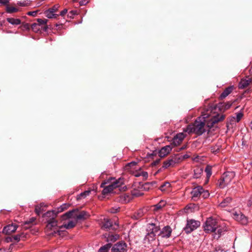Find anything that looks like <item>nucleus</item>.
<instances>
[{"instance_id": "f257e3e1", "label": "nucleus", "mask_w": 252, "mask_h": 252, "mask_svg": "<svg viewBox=\"0 0 252 252\" xmlns=\"http://www.w3.org/2000/svg\"><path fill=\"white\" fill-rule=\"evenodd\" d=\"M220 121L219 114L213 113L212 111L207 110L202 113L201 116L198 117L193 124L189 125L184 130L189 133H194L201 135L210 129L215 126V125Z\"/></svg>"}, {"instance_id": "f03ea898", "label": "nucleus", "mask_w": 252, "mask_h": 252, "mask_svg": "<svg viewBox=\"0 0 252 252\" xmlns=\"http://www.w3.org/2000/svg\"><path fill=\"white\" fill-rule=\"evenodd\" d=\"M124 184V180L121 178L118 179L115 178H109L107 181L102 183L100 187L103 189L102 193L104 195L111 192L114 189L121 187Z\"/></svg>"}, {"instance_id": "7ed1b4c3", "label": "nucleus", "mask_w": 252, "mask_h": 252, "mask_svg": "<svg viewBox=\"0 0 252 252\" xmlns=\"http://www.w3.org/2000/svg\"><path fill=\"white\" fill-rule=\"evenodd\" d=\"M218 226L216 220L212 217L209 218L206 220L204 225V230L209 233L214 232Z\"/></svg>"}, {"instance_id": "20e7f679", "label": "nucleus", "mask_w": 252, "mask_h": 252, "mask_svg": "<svg viewBox=\"0 0 252 252\" xmlns=\"http://www.w3.org/2000/svg\"><path fill=\"white\" fill-rule=\"evenodd\" d=\"M64 216H66L68 218H72L78 220L86 219L88 215L85 211H82L77 214L75 210H73L66 213L64 214Z\"/></svg>"}, {"instance_id": "39448f33", "label": "nucleus", "mask_w": 252, "mask_h": 252, "mask_svg": "<svg viewBox=\"0 0 252 252\" xmlns=\"http://www.w3.org/2000/svg\"><path fill=\"white\" fill-rule=\"evenodd\" d=\"M56 213L55 211H48L45 214V217H51L52 218L47 220V228L49 229H52L58 226V222L55 219L56 216Z\"/></svg>"}, {"instance_id": "423d86ee", "label": "nucleus", "mask_w": 252, "mask_h": 252, "mask_svg": "<svg viewBox=\"0 0 252 252\" xmlns=\"http://www.w3.org/2000/svg\"><path fill=\"white\" fill-rule=\"evenodd\" d=\"M200 225V221L194 220H187V224L185 227V231L189 233L198 228Z\"/></svg>"}, {"instance_id": "0eeeda50", "label": "nucleus", "mask_w": 252, "mask_h": 252, "mask_svg": "<svg viewBox=\"0 0 252 252\" xmlns=\"http://www.w3.org/2000/svg\"><path fill=\"white\" fill-rule=\"evenodd\" d=\"M233 218L234 220L242 225H247L248 223V219L241 212H235L233 213Z\"/></svg>"}, {"instance_id": "6e6552de", "label": "nucleus", "mask_w": 252, "mask_h": 252, "mask_svg": "<svg viewBox=\"0 0 252 252\" xmlns=\"http://www.w3.org/2000/svg\"><path fill=\"white\" fill-rule=\"evenodd\" d=\"M127 244L123 242H119L115 244L112 247V252H125L126 251Z\"/></svg>"}, {"instance_id": "1a4fd4ad", "label": "nucleus", "mask_w": 252, "mask_h": 252, "mask_svg": "<svg viewBox=\"0 0 252 252\" xmlns=\"http://www.w3.org/2000/svg\"><path fill=\"white\" fill-rule=\"evenodd\" d=\"M234 173L233 172L227 171L223 174V177L221 176V186L223 182L227 185L230 183L231 179L234 176Z\"/></svg>"}, {"instance_id": "9d476101", "label": "nucleus", "mask_w": 252, "mask_h": 252, "mask_svg": "<svg viewBox=\"0 0 252 252\" xmlns=\"http://www.w3.org/2000/svg\"><path fill=\"white\" fill-rule=\"evenodd\" d=\"M203 191V188L201 186H198L194 188L191 192L192 199L196 200L201 195V192Z\"/></svg>"}, {"instance_id": "9b49d317", "label": "nucleus", "mask_w": 252, "mask_h": 252, "mask_svg": "<svg viewBox=\"0 0 252 252\" xmlns=\"http://www.w3.org/2000/svg\"><path fill=\"white\" fill-rule=\"evenodd\" d=\"M148 230L150 231V235H152L153 237H155L157 234H158L159 232V227L157 226L155 223H149L148 225Z\"/></svg>"}, {"instance_id": "f8f14e48", "label": "nucleus", "mask_w": 252, "mask_h": 252, "mask_svg": "<svg viewBox=\"0 0 252 252\" xmlns=\"http://www.w3.org/2000/svg\"><path fill=\"white\" fill-rule=\"evenodd\" d=\"M252 83V79L249 77H246L241 80L239 83V88L241 89L246 88Z\"/></svg>"}, {"instance_id": "ddd939ff", "label": "nucleus", "mask_w": 252, "mask_h": 252, "mask_svg": "<svg viewBox=\"0 0 252 252\" xmlns=\"http://www.w3.org/2000/svg\"><path fill=\"white\" fill-rule=\"evenodd\" d=\"M17 228V225L14 224H11L5 226L2 230V232L5 234H10L15 232Z\"/></svg>"}, {"instance_id": "4468645a", "label": "nucleus", "mask_w": 252, "mask_h": 252, "mask_svg": "<svg viewBox=\"0 0 252 252\" xmlns=\"http://www.w3.org/2000/svg\"><path fill=\"white\" fill-rule=\"evenodd\" d=\"M172 229L170 227L166 226L164 227L162 230L159 232L158 235L161 237L169 238L171 234Z\"/></svg>"}, {"instance_id": "2eb2a0df", "label": "nucleus", "mask_w": 252, "mask_h": 252, "mask_svg": "<svg viewBox=\"0 0 252 252\" xmlns=\"http://www.w3.org/2000/svg\"><path fill=\"white\" fill-rule=\"evenodd\" d=\"M100 224L101 225V228L104 229H109L112 226V222L110 220L106 218H103L100 222Z\"/></svg>"}, {"instance_id": "dca6fc26", "label": "nucleus", "mask_w": 252, "mask_h": 252, "mask_svg": "<svg viewBox=\"0 0 252 252\" xmlns=\"http://www.w3.org/2000/svg\"><path fill=\"white\" fill-rule=\"evenodd\" d=\"M172 150V147L169 145L162 147L159 151L158 154L160 157H164Z\"/></svg>"}, {"instance_id": "f3484780", "label": "nucleus", "mask_w": 252, "mask_h": 252, "mask_svg": "<svg viewBox=\"0 0 252 252\" xmlns=\"http://www.w3.org/2000/svg\"><path fill=\"white\" fill-rule=\"evenodd\" d=\"M185 137L183 133H178L173 138V143L175 146L179 145Z\"/></svg>"}, {"instance_id": "a211bd4d", "label": "nucleus", "mask_w": 252, "mask_h": 252, "mask_svg": "<svg viewBox=\"0 0 252 252\" xmlns=\"http://www.w3.org/2000/svg\"><path fill=\"white\" fill-rule=\"evenodd\" d=\"M243 116V114L241 112H239L236 114V117H233L230 120L231 124H236L238 123Z\"/></svg>"}, {"instance_id": "6ab92c4d", "label": "nucleus", "mask_w": 252, "mask_h": 252, "mask_svg": "<svg viewBox=\"0 0 252 252\" xmlns=\"http://www.w3.org/2000/svg\"><path fill=\"white\" fill-rule=\"evenodd\" d=\"M233 86H230L226 88L222 93H221V98L227 96L233 90Z\"/></svg>"}, {"instance_id": "aec40b11", "label": "nucleus", "mask_w": 252, "mask_h": 252, "mask_svg": "<svg viewBox=\"0 0 252 252\" xmlns=\"http://www.w3.org/2000/svg\"><path fill=\"white\" fill-rule=\"evenodd\" d=\"M176 164V161L173 159H168L164 161L163 163L162 167L163 168H167L170 166H174Z\"/></svg>"}, {"instance_id": "412c9836", "label": "nucleus", "mask_w": 252, "mask_h": 252, "mask_svg": "<svg viewBox=\"0 0 252 252\" xmlns=\"http://www.w3.org/2000/svg\"><path fill=\"white\" fill-rule=\"evenodd\" d=\"M36 219L34 217H32L28 220L24 222V225L25 229H28L31 226L34 224Z\"/></svg>"}, {"instance_id": "4be33fe9", "label": "nucleus", "mask_w": 252, "mask_h": 252, "mask_svg": "<svg viewBox=\"0 0 252 252\" xmlns=\"http://www.w3.org/2000/svg\"><path fill=\"white\" fill-rule=\"evenodd\" d=\"M46 207V205L44 203H41L39 205H36L35 208V213L39 215L43 211H44V207Z\"/></svg>"}, {"instance_id": "5701e85b", "label": "nucleus", "mask_w": 252, "mask_h": 252, "mask_svg": "<svg viewBox=\"0 0 252 252\" xmlns=\"http://www.w3.org/2000/svg\"><path fill=\"white\" fill-rule=\"evenodd\" d=\"M171 185L169 182H166L162 184L159 187V189L162 191H169Z\"/></svg>"}, {"instance_id": "b1692460", "label": "nucleus", "mask_w": 252, "mask_h": 252, "mask_svg": "<svg viewBox=\"0 0 252 252\" xmlns=\"http://www.w3.org/2000/svg\"><path fill=\"white\" fill-rule=\"evenodd\" d=\"M75 223L73 221H69L67 223L64 224L61 226H59L60 229L63 228L69 229L73 228L75 226Z\"/></svg>"}, {"instance_id": "393cba45", "label": "nucleus", "mask_w": 252, "mask_h": 252, "mask_svg": "<svg viewBox=\"0 0 252 252\" xmlns=\"http://www.w3.org/2000/svg\"><path fill=\"white\" fill-rule=\"evenodd\" d=\"M37 24L38 26H45L43 28L44 31H46L47 29V26H46L48 20L47 19H37Z\"/></svg>"}, {"instance_id": "a878e982", "label": "nucleus", "mask_w": 252, "mask_h": 252, "mask_svg": "<svg viewBox=\"0 0 252 252\" xmlns=\"http://www.w3.org/2000/svg\"><path fill=\"white\" fill-rule=\"evenodd\" d=\"M7 21L12 25H18L21 24V20L19 19H14L13 18H7Z\"/></svg>"}, {"instance_id": "bb28decb", "label": "nucleus", "mask_w": 252, "mask_h": 252, "mask_svg": "<svg viewBox=\"0 0 252 252\" xmlns=\"http://www.w3.org/2000/svg\"><path fill=\"white\" fill-rule=\"evenodd\" d=\"M111 247V244H107L100 247V248L98 250V252H108Z\"/></svg>"}, {"instance_id": "cd10ccee", "label": "nucleus", "mask_w": 252, "mask_h": 252, "mask_svg": "<svg viewBox=\"0 0 252 252\" xmlns=\"http://www.w3.org/2000/svg\"><path fill=\"white\" fill-rule=\"evenodd\" d=\"M203 172V169L201 167H196L194 170V178H198Z\"/></svg>"}, {"instance_id": "c85d7f7f", "label": "nucleus", "mask_w": 252, "mask_h": 252, "mask_svg": "<svg viewBox=\"0 0 252 252\" xmlns=\"http://www.w3.org/2000/svg\"><path fill=\"white\" fill-rule=\"evenodd\" d=\"M165 205V202L163 200H161L158 203L154 206V210L155 211H158L163 207Z\"/></svg>"}, {"instance_id": "c756f323", "label": "nucleus", "mask_w": 252, "mask_h": 252, "mask_svg": "<svg viewBox=\"0 0 252 252\" xmlns=\"http://www.w3.org/2000/svg\"><path fill=\"white\" fill-rule=\"evenodd\" d=\"M146 210L145 209H141L137 211V212L136 213L135 217L136 219H139L140 218H141L144 214V213L146 212Z\"/></svg>"}, {"instance_id": "7c9ffc66", "label": "nucleus", "mask_w": 252, "mask_h": 252, "mask_svg": "<svg viewBox=\"0 0 252 252\" xmlns=\"http://www.w3.org/2000/svg\"><path fill=\"white\" fill-rule=\"evenodd\" d=\"M119 235L118 234H110L107 237V241L114 242L119 239Z\"/></svg>"}, {"instance_id": "2f4dec72", "label": "nucleus", "mask_w": 252, "mask_h": 252, "mask_svg": "<svg viewBox=\"0 0 252 252\" xmlns=\"http://www.w3.org/2000/svg\"><path fill=\"white\" fill-rule=\"evenodd\" d=\"M44 13L46 17L49 19L56 18L57 16V15L55 14L53 12H51V11L49 9L46 10Z\"/></svg>"}, {"instance_id": "473e14b6", "label": "nucleus", "mask_w": 252, "mask_h": 252, "mask_svg": "<svg viewBox=\"0 0 252 252\" xmlns=\"http://www.w3.org/2000/svg\"><path fill=\"white\" fill-rule=\"evenodd\" d=\"M220 145H216L212 147L211 148V151L212 153H213L214 154H218L220 153Z\"/></svg>"}, {"instance_id": "72a5a7b5", "label": "nucleus", "mask_w": 252, "mask_h": 252, "mask_svg": "<svg viewBox=\"0 0 252 252\" xmlns=\"http://www.w3.org/2000/svg\"><path fill=\"white\" fill-rule=\"evenodd\" d=\"M232 103L230 102H227L226 103H224L222 105V103H221V111L222 110H226L228 109H229L231 106H232Z\"/></svg>"}, {"instance_id": "f704fd0d", "label": "nucleus", "mask_w": 252, "mask_h": 252, "mask_svg": "<svg viewBox=\"0 0 252 252\" xmlns=\"http://www.w3.org/2000/svg\"><path fill=\"white\" fill-rule=\"evenodd\" d=\"M205 171L206 173L208 179L209 178L212 174V166L211 165H207L205 168Z\"/></svg>"}, {"instance_id": "c9c22d12", "label": "nucleus", "mask_w": 252, "mask_h": 252, "mask_svg": "<svg viewBox=\"0 0 252 252\" xmlns=\"http://www.w3.org/2000/svg\"><path fill=\"white\" fill-rule=\"evenodd\" d=\"M31 28L35 32H38L40 30L39 26L37 23H33L31 25Z\"/></svg>"}, {"instance_id": "e433bc0d", "label": "nucleus", "mask_w": 252, "mask_h": 252, "mask_svg": "<svg viewBox=\"0 0 252 252\" xmlns=\"http://www.w3.org/2000/svg\"><path fill=\"white\" fill-rule=\"evenodd\" d=\"M231 200V198L230 197H226L223 202H221V207L223 206H225L228 204L230 201Z\"/></svg>"}, {"instance_id": "4c0bfd02", "label": "nucleus", "mask_w": 252, "mask_h": 252, "mask_svg": "<svg viewBox=\"0 0 252 252\" xmlns=\"http://www.w3.org/2000/svg\"><path fill=\"white\" fill-rule=\"evenodd\" d=\"M201 196H202V197L204 198H206L208 197L209 196V191L208 190H204L203 189V191L201 192Z\"/></svg>"}, {"instance_id": "58836bf2", "label": "nucleus", "mask_w": 252, "mask_h": 252, "mask_svg": "<svg viewBox=\"0 0 252 252\" xmlns=\"http://www.w3.org/2000/svg\"><path fill=\"white\" fill-rule=\"evenodd\" d=\"M135 176L136 177H139L140 176H142L145 178H147L148 177V173H147V172H145V171H141L139 173L135 174Z\"/></svg>"}, {"instance_id": "ea45409f", "label": "nucleus", "mask_w": 252, "mask_h": 252, "mask_svg": "<svg viewBox=\"0 0 252 252\" xmlns=\"http://www.w3.org/2000/svg\"><path fill=\"white\" fill-rule=\"evenodd\" d=\"M59 6H60L59 4H56L48 9L50 10L51 11V12H53L54 13H55V12H56L58 10Z\"/></svg>"}, {"instance_id": "a19ab883", "label": "nucleus", "mask_w": 252, "mask_h": 252, "mask_svg": "<svg viewBox=\"0 0 252 252\" xmlns=\"http://www.w3.org/2000/svg\"><path fill=\"white\" fill-rule=\"evenodd\" d=\"M6 10L8 13H13L17 11V9L13 7H7Z\"/></svg>"}, {"instance_id": "79ce46f5", "label": "nucleus", "mask_w": 252, "mask_h": 252, "mask_svg": "<svg viewBox=\"0 0 252 252\" xmlns=\"http://www.w3.org/2000/svg\"><path fill=\"white\" fill-rule=\"evenodd\" d=\"M68 206V205L66 204H63L61 206V207L59 208V212H62L65 209H67Z\"/></svg>"}, {"instance_id": "37998d69", "label": "nucleus", "mask_w": 252, "mask_h": 252, "mask_svg": "<svg viewBox=\"0 0 252 252\" xmlns=\"http://www.w3.org/2000/svg\"><path fill=\"white\" fill-rule=\"evenodd\" d=\"M91 191L90 190H87L84 191V192L81 193L80 194V196L81 197H85L86 196L89 195Z\"/></svg>"}, {"instance_id": "c03bdc74", "label": "nucleus", "mask_w": 252, "mask_h": 252, "mask_svg": "<svg viewBox=\"0 0 252 252\" xmlns=\"http://www.w3.org/2000/svg\"><path fill=\"white\" fill-rule=\"evenodd\" d=\"M37 12H38L37 10L33 11H29L27 13V15H29V16H32L34 17L36 16V14L37 13Z\"/></svg>"}, {"instance_id": "a18cd8bd", "label": "nucleus", "mask_w": 252, "mask_h": 252, "mask_svg": "<svg viewBox=\"0 0 252 252\" xmlns=\"http://www.w3.org/2000/svg\"><path fill=\"white\" fill-rule=\"evenodd\" d=\"M146 239H148V241L153 240L155 239V237H153L152 235H150V232L146 236Z\"/></svg>"}, {"instance_id": "49530a36", "label": "nucleus", "mask_w": 252, "mask_h": 252, "mask_svg": "<svg viewBox=\"0 0 252 252\" xmlns=\"http://www.w3.org/2000/svg\"><path fill=\"white\" fill-rule=\"evenodd\" d=\"M20 237H21V236L20 235H15V236H13L12 239H13V240L15 241L18 242L20 240Z\"/></svg>"}, {"instance_id": "de8ad7c7", "label": "nucleus", "mask_w": 252, "mask_h": 252, "mask_svg": "<svg viewBox=\"0 0 252 252\" xmlns=\"http://www.w3.org/2000/svg\"><path fill=\"white\" fill-rule=\"evenodd\" d=\"M89 2V0H82L79 2L80 5H84Z\"/></svg>"}, {"instance_id": "09e8293b", "label": "nucleus", "mask_w": 252, "mask_h": 252, "mask_svg": "<svg viewBox=\"0 0 252 252\" xmlns=\"http://www.w3.org/2000/svg\"><path fill=\"white\" fill-rule=\"evenodd\" d=\"M119 208H112L110 210V212L111 213H116L118 211Z\"/></svg>"}, {"instance_id": "8fccbe9b", "label": "nucleus", "mask_w": 252, "mask_h": 252, "mask_svg": "<svg viewBox=\"0 0 252 252\" xmlns=\"http://www.w3.org/2000/svg\"><path fill=\"white\" fill-rule=\"evenodd\" d=\"M160 162V159H157L154 162L152 163V166H156V165L158 164Z\"/></svg>"}, {"instance_id": "3c124183", "label": "nucleus", "mask_w": 252, "mask_h": 252, "mask_svg": "<svg viewBox=\"0 0 252 252\" xmlns=\"http://www.w3.org/2000/svg\"><path fill=\"white\" fill-rule=\"evenodd\" d=\"M9 3L8 0H0V3L3 4H7Z\"/></svg>"}, {"instance_id": "603ef678", "label": "nucleus", "mask_w": 252, "mask_h": 252, "mask_svg": "<svg viewBox=\"0 0 252 252\" xmlns=\"http://www.w3.org/2000/svg\"><path fill=\"white\" fill-rule=\"evenodd\" d=\"M67 9H64L60 12V15L61 16H64L67 13Z\"/></svg>"}, {"instance_id": "864d4df0", "label": "nucleus", "mask_w": 252, "mask_h": 252, "mask_svg": "<svg viewBox=\"0 0 252 252\" xmlns=\"http://www.w3.org/2000/svg\"><path fill=\"white\" fill-rule=\"evenodd\" d=\"M136 164V162H130L128 164V165L129 166H132V165H134Z\"/></svg>"}, {"instance_id": "5fc2aeb1", "label": "nucleus", "mask_w": 252, "mask_h": 252, "mask_svg": "<svg viewBox=\"0 0 252 252\" xmlns=\"http://www.w3.org/2000/svg\"><path fill=\"white\" fill-rule=\"evenodd\" d=\"M250 127L251 129L252 130V121H251V122L250 124Z\"/></svg>"}, {"instance_id": "6e6d98bb", "label": "nucleus", "mask_w": 252, "mask_h": 252, "mask_svg": "<svg viewBox=\"0 0 252 252\" xmlns=\"http://www.w3.org/2000/svg\"><path fill=\"white\" fill-rule=\"evenodd\" d=\"M223 225L225 227V224H224V223H221V231L222 230V226H223Z\"/></svg>"}, {"instance_id": "4d7b16f0", "label": "nucleus", "mask_w": 252, "mask_h": 252, "mask_svg": "<svg viewBox=\"0 0 252 252\" xmlns=\"http://www.w3.org/2000/svg\"><path fill=\"white\" fill-rule=\"evenodd\" d=\"M221 121L224 119V116L222 115H221Z\"/></svg>"}, {"instance_id": "13d9d810", "label": "nucleus", "mask_w": 252, "mask_h": 252, "mask_svg": "<svg viewBox=\"0 0 252 252\" xmlns=\"http://www.w3.org/2000/svg\"><path fill=\"white\" fill-rule=\"evenodd\" d=\"M250 71V73L252 74V67L251 68Z\"/></svg>"}, {"instance_id": "bf43d9fd", "label": "nucleus", "mask_w": 252, "mask_h": 252, "mask_svg": "<svg viewBox=\"0 0 252 252\" xmlns=\"http://www.w3.org/2000/svg\"><path fill=\"white\" fill-rule=\"evenodd\" d=\"M248 205V206H251V203L249 202Z\"/></svg>"}, {"instance_id": "052dcab7", "label": "nucleus", "mask_w": 252, "mask_h": 252, "mask_svg": "<svg viewBox=\"0 0 252 252\" xmlns=\"http://www.w3.org/2000/svg\"><path fill=\"white\" fill-rule=\"evenodd\" d=\"M115 224L118 225V224L117 223H115Z\"/></svg>"}, {"instance_id": "680f3d73", "label": "nucleus", "mask_w": 252, "mask_h": 252, "mask_svg": "<svg viewBox=\"0 0 252 252\" xmlns=\"http://www.w3.org/2000/svg\"><path fill=\"white\" fill-rule=\"evenodd\" d=\"M77 0H73L74 2L76 1Z\"/></svg>"}, {"instance_id": "e2e57ef3", "label": "nucleus", "mask_w": 252, "mask_h": 252, "mask_svg": "<svg viewBox=\"0 0 252 252\" xmlns=\"http://www.w3.org/2000/svg\"><path fill=\"white\" fill-rule=\"evenodd\" d=\"M71 13H72L73 14L74 13L73 11H71Z\"/></svg>"}]
</instances>
